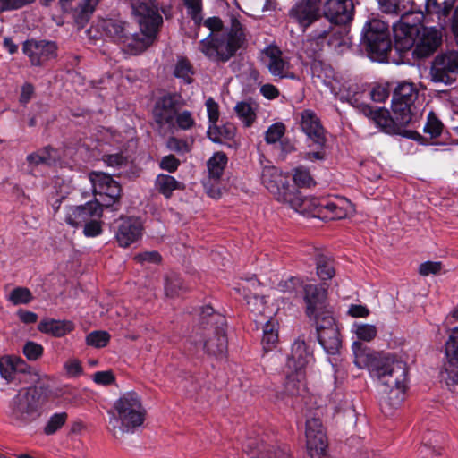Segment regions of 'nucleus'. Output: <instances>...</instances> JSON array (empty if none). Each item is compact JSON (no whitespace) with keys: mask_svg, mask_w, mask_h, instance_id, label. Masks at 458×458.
<instances>
[{"mask_svg":"<svg viewBox=\"0 0 458 458\" xmlns=\"http://www.w3.org/2000/svg\"><path fill=\"white\" fill-rule=\"evenodd\" d=\"M133 14L137 17L140 33L129 23L101 21L98 27L103 35L118 43L123 50L131 55L143 52L153 41L163 18L158 13L156 0H130Z\"/></svg>","mask_w":458,"mask_h":458,"instance_id":"f257e3e1","label":"nucleus"},{"mask_svg":"<svg viewBox=\"0 0 458 458\" xmlns=\"http://www.w3.org/2000/svg\"><path fill=\"white\" fill-rule=\"evenodd\" d=\"M354 364L367 368L370 376L390 388L392 405H399L407 389V365L392 353L374 352L360 342L352 344Z\"/></svg>","mask_w":458,"mask_h":458,"instance_id":"f03ea898","label":"nucleus"},{"mask_svg":"<svg viewBox=\"0 0 458 458\" xmlns=\"http://www.w3.org/2000/svg\"><path fill=\"white\" fill-rule=\"evenodd\" d=\"M306 315L315 324L318 341L328 355L339 352L342 344L338 326L327 304V289L311 285L305 289Z\"/></svg>","mask_w":458,"mask_h":458,"instance_id":"7ed1b4c3","label":"nucleus"},{"mask_svg":"<svg viewBox=\"0 0 458 458\" xmlns=\"http://www.w3.org/2000/svg\"><path fill=\"white\" fill-rule=\"evenodd\" d=\"M204 25L210 30V34L199 41L201 53L213 62L228 61L243 41L240 21L233 19L230 28L224 29L219 18L211 17L205 21Z\"/></svg>","mask_w":458,"mask_h":458,"instance_id":"20e7f679","label":"nucleus"},{"mask_svg":"<svg viewBox=\"0 0 458 458\" xmlns=\"http://www.w3.org/2000/svg\"><path fill=\"white\" fill-rule=\"evenodd\" d=\"M108 430L116 438L132 434L145 421L146 410L140 397L133 391L124 393L108 411Z\"/></svg>","mask_w":458,"mask_h":458,"instance_id":"39448f33","label":"nucleus"},{"mask_svg":"<svg viewBox=\"0 0 458 458\" xmlns=\"http://www.w3.org/2000/svg\"><path fill=\"white\" fill-rule=\"evenodd\" d=\"M182 106V98L178 94H166L156 100L152 117L160 133H173L176 129L187 131L195 125L191 112L180 111Z\"/></svg>","mask_w":458,"mask_h":458,"instance_id":"423d86ee","label":"nucleus"},{"mask_svg":"<svg viewBox=\"0 0 458 458\" xmlns=\"http://www.w3.org/2000/svg\"><path fill=\"white\" fill-rule=\"evenodd\" d=\"M47 396L37 387L22 388L11 400L7 416L18 426H25L40 417Z\"/></svg>","mask_w":458,"mask_h":458,"instance_id":"0eeeda50","label":"nucleus"},{"mask_svg":"<svg viewBox=\"0 0 458 458\" xmlns=\"http://www.w3.org/2000/svg\"><path fill=\"white\" fill-rule=\"evenodd\" d=\"M344 33L329 22L319 24L302 42L301 52L310 60L319 59L327 47L336 48L343 45Z\"/></svg>","mask_w":458,"mask_h":458,"instance_id":"6e6552de","label":"nucleus"},{"mask_svg":"<svg viewBox=\"0 0 458 458\" xmlns=\"http://www.w3.org/2000/svg\"><path fill=\"white\" fill-rule=\"evenodd\" d=\"M361 42L371 60L384 62L392 48L388 25L378 19L369 20L362 30Z\"/></svg>","mask_w":458,"mask_h":458,"instance_id":"1a4fd4ad","label":"nucleus"},{"mask_svg":"<svg viewBox=\"0 0 458 458\" xmlns=\"http://www.w3.org/2000/svg\"><path fill=\"white\" fill-rule=\"evenodd\" d=\"M423 20L421 11L411 10L403 13L400 20L394 23V46L398 51L405 52L414 47Z\"/></svg>","mask_w":458,"mask_h":458,"instance_id":"9d476101","label":"nucleus"},{"mask_svg":"<svg viewBox=\"0 0 458 458\" xmlns=\"http://www.w3.org/2000/svg\"><path fill=\"white\" fill-rule=\"evenodd\" d=\"M418 98V89L412 82L401 81L395 87L392 98V111L401 125H408L413 116V106Z\"/></svg>","mask_w":458,"mask_h":458,"instance_id":"9b49d317","label":"nucleus"},{"mask_svg":"<svg viewBox=\"0 0 458 458\" xmlns=\"http://www.w3.org/2000/svg\"><path fill=\"white\" fill-rule=\"evenodd\" d=\"M261 183L279 202L285 203L294 190L289 183V178L276 166H265L261 172Z\"/></svg>","mask_w":458,"mask_h":458,"instance_id":"f8f14e48","label":"nucleus"},{"mask_svg":"<svg viewBox=\"0 0 458 458\" xmlns=\"http://www.w3.org/2000/svg\"><path fill=\"white\" fill-rule=\"evenodd\" d=\"M313 351L301 339L293 342L291 354L286 360V366L291 373H294L296 380L301 382L308 369L314 364Z\"/></svg>","mask_w":458,"mask_h":458,"instance_id":"ddd939ff","label":"nucleus"},{"mask_svg":"<svg viewBox=\"0 0 458 458\" xmlns=\"http://www.w3.org/2000/svg\"><path fill=\"white\" fill-rule=\"evenodd\" d=\"M430 74L436 82L452 83L458 74V51L438 54L432 63Z\"/></svg>","mask_w":458,"mask_h":458,"instance_id":"4468645a","label":"nucleus"},{"mask_svg":"<svg viewBox=\"0 0 458 458\" xmlns=\"http://www.w3.org/2000/svg\"><path fill=\"white\" fill-rule=\"evenodd\" d=\"M89 178L94 194L103 198L105 206L108 207L119 199L121 186L111 175L102 172H91Z\"/></svg>","mask_w":458,"mask_h":458,"instance_id":"2eb2a0df","label":"nucleus"},{"mask_svg":"<svg viewBox=\"0 0 458 458\" xmlns=\"http://www.w3.org/2000/svg\"><path fill=\"white\" fill-rule=\"evenodd\" d=\"M305 435L310 458H321L326 453L327 441L320 418L307 419Z\"/></svg>","mask_w":458,"mask_h":458,"instance_id":"dca6fc26","label":"nucleus"},{"mask_svg":"<svg viewBox=\"0 0 458 458\" xmlns=\"http://www.w3.org/2000/svg\"><path fill=\"white\" fill-rule=\"evenodd\" d=\"M103 214V205L98 201H89L84 205L65 208L64 220L73 227L84 225L94 218H100Z\"/></svg>","mask_w":458,"mask_h":458,"instance_id":"f3484780","label":"nucleus"},{"mask_svg":"<svg viewBox=\"0 0 458 458\" xmlns=\"http://www.w3.org/2000/svg\"><path fill=\"white\" fill-rule=\"evenodd\" d=\"M322 0H299L289 11V17L305 31L320 17Z\"/></svg>","mask_w":458,"mask_h":458,"instance_id":"a211bd4d","label":"nucleus"},{"mask_svg":"<svg viewBox=\"0 0 458 458\" xmlns=\"http://www.w3.org/2000/svg\"><path fill=\"white\" fill-rule=\"evenodd\" d=\"M264 55L267 67L273 76L280 79H296L290 59L278 47L270 46L266 48Z\"/></svg>","mask_w":458,"mask_h":458,"instance_id":"6ab92c4d","label":"nucleus"},{"mask_svg":"<svg viewBox=\"0 0 458 458\" xmlns=\"http://www.w3.org/2000/svg\"><path fill=\"white\" fill-rule=\"evenodd\" d=\"M259 282L255 276L241 279L234 287V290L246 301L248 308L254 313H262L265 307V297L259 296L258 289Z\"/></svg>","mask_w":458,"mask_h":458,"instance_id":"aec40b11","label":"nucleus"},{"mask_svg":"<svg viewBox=\"0 0 458 458\" xmlns=\"http://www.w3.org/2000/svg\"><path fill=\"white\" fill-rule=\"evenodd\" d=\"M442 42V31L437 27H423L416 39L413 55L424 58L431 55Z\"/></svg>","mask_w":458,"mask_h":458,"instance_id":"412c9836","label":"nucleus"},{"mask_svg":"<svg viewBox=\"0 0 458 458\" xmlns=\"http://www.w3.org/2000/svg\"><path fill=\"white\" fill-rule=\"evenodd\" d=\"M22 50L33 65H41L56 55V45L52 41L28 40Z\"/></svg>","mask_w":458,"mask_h":458,"instance_id":"4be33fe9","label":"nucleus"},{"mask_svg":"<svg viewBox=\"0 0 458 458\" xmlns=\"http://www.w3.org/2000/svg\"><path fill=\"white\" fill-rule=\"evenodd\" d=\"M326 22L346 24L352 20L353 4L352 0H327L324 5Z\"/></svg>","mask_w":458,"mask_h":458,"instance_id":"5701e85b","label":"nucleus"},{"mask_svg":"<svg viewBox=\"0 0 458 458\" xmlns=\"http://www.w3.org/2000/svg\"><path fill=\"white\" fill-rule=\"evenodd\" d=\"M205 337L194 339L195 345L200 346L206 352L214 356H223L227 348V339L223 329H208Z\"/></svg>","mask_w":458,"mask_h":458,"instance_id":"b1692460","label":"nucleus"},{"mask_svg":"<svg viewBox=\"0 0 458 458\" xmlns=\"http://www.w3.org/2000/svg\"><path fill=\"white\" fill-rule=\"evenodd\" d=\"M352 210V204L344 199H330L321 198L318 218L322 220L343 219Z\"/></svg>","mask_w":458,"mask_h":458,"instance_id":"393cba45","label":"nucleus"},{"mask_svg":"<svg viewBox=\"0 0 458 458\" xmlns=\"http://www.w3.org/2000/svg\"><path fill=\"white\" fill-rule=\"evenodd\" d=\"M301 127L303 132L314 143L323 146L326 142L325 131L317 114L311 110H304L301 113Z\"/></svg>","mask_w":458,"mask_h":458,"instance_id":"a878e982","label":"nucleus"},{"mask_svg":"<svg viewBox=\"0 0 458 458\" xmlns=\"http://www.w3.org/2000/svg\"><path fill=\"white\" fill-rule=\"evenodd\" d=\"M142 225L139 219L127 217L118 225L115 238L121 247H128L141 236Z\"/></svg>","mask_w":458,"mask_h":458,"instance_id":"bb28decb","label":"nucleus"},{"mask_svg":"<svg viewBox=\"0 0 458 458\" xmlns=\"http://www.w3.org/2000/svg\"><path fill=\"white\" fill-rule=\"evenodd\" d=\"M321 198L302 197L295 190L290 195V199L286 200L290 207L296 212L318 218V210L320 208Z\"/></svg>","mask_w":458,"mask_h":458,"instance_id":"cd10ccee","label":"nucleus"},{"mask_svg":"<svg viewBox=\"0 0 458 458\" xmlns=\"http://www.w3.org/2000/svg\"><path fill=\"white\" fill-rule=\"evenodd\" d=\"M375 125L387 133H391L399 130L405 125H401L395 119V115L390 116L388 110L385 108L372 109L370 107L369 112L365 114Z\"/></svg>","mask_w":458,"mask_h":458,"instance_id":"c85d7f7f","label":"nucleus"},{"mask_svg":"<svg viewBox=\"0 0 458 458\" xmlns=\"http://www.w3.org/2000/svg\"><path fill=\"white\" fill-rule=\"evenodd\" d=\"M244 450L250 455V458H290L286 448L271 449L264 443L255 444L248 443L244 445Z\"/></svg>","mask_w":458,"mask_h":458,"instance_id":"c756f323","label":"nucleus"},{"mask_svg":"<svg viewBox=\"0 0 458 458\" xmlns=\"http://www.w3.org/2000/svg\"><path fill=\"white\" fill-rule=\"evenodd\" d=\"M38 329L44 334L51 335L55 337H62L74 329V325L70 320H55L53 318L42 319Z\"/></svg>","mask_w":458,"mask_h":458,"instance_id":"7c9ffc66","label":"nucleus"},{"mask_svg":"<svg viewBox=\"0 0 458 458\" xmlns=\"http://www.w3.org/2000/svg\"><path fill=\"white\" fill-rule=\"evenodd\" d=\"M155 187L165 198L169 199L175 190H183L182 182L169 174H158L155 180Z\"/></svg>","mask_w":458,"mask_h":458,"instance_id":"2f4dec72","label":"nucleus"},{"mask_svg":"<svg viewBox=\"0 0 458 458\" xmlns=\"http://www.w3.org/2000/svg\"><path fill=\"white\" fill-rule=\"evenodd\" d=\"M278 344V322L271 318L263 327L261 344L264 352L274 350Z\"/></svg>","mask_w":458,"mask_h":458,"instance_id":"473e14b6","label":"nucleus"},{"mask_svg":"<svg viewBox=\"0 0 458 458\" xmlns=\"http://www.w3.org/2000/svg\"><path fill=\"white\" fill-rule=\"evenodd\" d=\"M227 156L223 152H216L207 163L209 181L217 182L223 175L227 165Z\"/></svg>","mask_w":458,"mask_h":458,"instance_id":"72a5a7b5","label":"nucleus"},{"mask_svg":"<svg viewBox=\"0 0 458 458\" xmlns=\"http://www.w3.org/2000/svg\"><path fill=\"white\" fill-rule=\"evenodd\" d=\"M23 360L16 356L3 355L0 356V376L7 383H10L14 378L15 371Z\"/></svg>","mask_w":458,"mask_h":458,"instance_id":"f704fd0d","label":"nucleus"},{"mask_svg":"<svg viewBox=\"0 0 458 458\" xmlns=\"http://www.w3.org/2000/svg\"><path fill=\"white\" fill-rule=\"evenodd\" d=\"M234 111L245 127L251 126L256 120L257 105L254 103L239 102L236 104Z\"/></svg>","mask_w":458,"mask_h":458,"instance_id":"c9c22d12","label":"nucleus"},{"mask_svg":"<svg viewBox=\"0 0 458 458\" xmlns=\"http://www.w3.org/2000/svg\"><path fill=\"white\" fill-rule=\"evenodd\" d=\"M445 353L449 366L458 368V327L452 329L445 343Z\"/></svg>","mask_w":458,"mask_h":458,"instance_id":"e433bc0d","label":"nucleus"},{"mask_svg":"<svg viewBox=\"0 0 458 458\" xmlns=\"http://www.w3.org/2000/svg\"><path fill=\"white\" fill-rule=\"evenodd\" d=\"M380 10L389 14H396L402 17L405 12L414 10L413 4L408 9L404 4V0H377Z\"/></svg>","mask_w":458,"mask_h":458,"instance_id":"4c0bfd02","label":"nucleus"},{"mask_svg":"<svg viewBox=\"0 0 458 458\" xmlns=\"http://www.w3.org/2000/svg\"><path fill=\"white\" fill-rule=\"evenodd\" d=\"M455 0H426L427 13H436L440 16H447L452 10Z\"/></svg>","mask_w":458,"mask_h":458,"instance_id":"58836bf2","label":"nucleus"},{"mask_svg":"<svg viewBox=\"0 0 458 458\" xmlns=\"http://www.w3.org/2000/svg\"><path fill=\"white\" fill-rule=\"evenodd\" d=\"M6 300L15 306L29 304L33 300V295L29 288L17 286L9 293Z\"/></svg>","mask_w":458,"mask_h":458,"instance_id":"ea45409f","label":"nucleus"},{"mask_svg":"<svg viewBox=\"0 0 458 458\" xmlns=\"http://www.w3.org/2000/svg\"><path fill=\"white\" fill-rule=\"evenodd\" d=\"M312 284H306L303 285L301 280L298 277H289L286 280H282L278 285L277 290L281 293H288L290 294H296L298 293H301V291L304 292V295L306 294L305 289L308 286H311Z\"/></svg>","mask_w":458,"mask_h":458,"instance_id":"a19ab883","label":"nucleus"},{"mask_svg":"<svg viewBox=\"0 0 458 458\" xmlns=\"http://www.w3.org/2000/svg\"><path fill=\"white\" fill-rule=\"evenodd\" d=\"M352 331L359 340L365 342L372 341L377 334L376 326L366 323H354Z\"/></svg>","mask_w":458,"mask_h":458,"instance_id":"79ce46f5","label":"nucleus"},{"mask_svg":"<svg viewBox=\"0 0 458 458\" xmlns=\"http://www.w3.org/2000/svg\"><path fill=\"white\" fill-rule=\"evenodd\" d=\"M317 274L321 280L331 279L335 276L332 259L323 255L318 256L317 258Z\"/></svg>","mask_w":458,"mask_h":458,"instance_id":"37998d69","label":"nucleus"},{"mask_svg":"<svg viewBox=\"0 0 458 458\" xmlns=\"http://www.w3.org/2000/svg\"><path fill=\"white\" fill-rule=\"evenodd\" d=\"M174 74L175 77L182 79L185 83H191L193 70L190 62L184 57H180L175 64Z\"/></svg>","mask_w":458,"mask_h":458,"instance_id":"c03bdc74","label":"nucleus"},{"mask_svg":"<svg viewBox=\"0 0 458 458\" xmlns=\"http://www.w3.org/2000/svg\"><path fill=\"white\" fill-rule=\"evenodd\" d=\"M68 415L66 412L54 413L44 427V433L47 436L55 434L66 422Z\"/></svg>","mask_w":458,"mask_h":458,"instance_id":"a18cd8bd","label":"nucleus"},{"mask_svg":"<svg viewBox=\"0 0 458 458\" xmlns=\"http://www.w3.org/2000/svg\"><path fill=\"white\" fill-rule=\"evenodd\" d=\"M293 178L294 183L300 188H310L315 185V181L310 171L303 166H298L294 169Z\"/></svg>","mask_w":458,"mask_h":458,"instance_id":"49530a36","label":"nucleus"},{"mask_svg":"<svg viewBox=\"0 0 458 458\" xmlns=\"http://www.w3.org/2000/svg\"><path fill=\"white\" fill-rule=\"evenodd\" d=\"M285 131V125L281 122L271 124L266 131L265 141L267 144H275L278 142L284 135Z\"/></svg>","mask_w":458,"mask_h":458,"instance_id":"de8ad7c7","label":"nucleus"},{"mask_svg":"<svg viewBox=\"0 0 458 458\" xmlns=\"http://www.w3.org/2000/svg\"><path fill=\"white\" fill-rule=\"evenodd\" d=\"M186 10L187 14L195 21L199 24L202 20V0H182Z\"/></svg>","mask_w":458,"mask_h":458,"instance_id":"09e8293b","label":"nucleus"},{"mask_svg":"<svg viewBox=\"0 0 458 458\" xmlns=\"http://www.w3.org/2000/svg\"><path fill=\"white\" fill-rule=\"evenodd\" d=\"M109 341L110 335L106 331H93L86 336L87 344L95 348L105 347Z\"/></svg>","mask_w":458,"mask_h":458,"instance_id":"8fccbe9b","label":"nucleus"},{"mask_svg":"<svg viewBox=\"0 0 458 458\" xmlns=\"http://www.w3.org/2000/svg\"><path fill=\"white\" fill-rule=\"evenodd\" d=\"M443 130V124L435 115L433 112H430L428 115V120L424 125V132L428 134L430 138L438 137Z\"/></svg>","mask_w":458,"mask_h":458,"instance_id":"3c124183","label":"nucleus"},{"mask_svg":"<svg viewBox=\"0 0 458 458\" xmlns=\"http://www.w3.org/2000/svg\"><path fill=\"white\" fill-rule=\"evenodd\" d=\"M369 93H367L364 85H360V89L356 92V96L352 98L351 105L360 110L363 114L369 112L370 106L366 104Z\"/></svg>","mask_w":458,"mask_h":458,"instance_id":"603ef678","label":"nucleus"},{"mask_svg":"<svg viewBox=\"0 0 458 458\" xmlns=\"http://www.w3.org/2000/svg\"><path fill=\"white\" fill-rule=\"evenodd\" d=\"M44 348L40 344L28 341L23 346V354L31 361L38 360L43 355Z\"/></svg>","mask_w":458,"mask_h":458,"instance_id":"864d4df0","label":"nucleus"},{"mask_svg":"<svg viewBox=\"0 0 458 458\" xmlns=\"http://www.w3.org/2000/svg\"><path fill=\"white\" fill-rule=\"evenodd\" d=\"M182 288V282L177 275L173 274L165 278V292L166 296H176Z\"/></svg>","mask_w":458,"mask_h":458,"instance_id":"5fc2aeb1","label":"nucleus"},{"mask_svg":"<svg viewBox=\"0 0 458 458\" xmlns=\"http://www.w3.org/2000/svg\"><path fill=\"white\" fill-rule=\"evenodd\" d=\"M391 89L389 84L385 83L374 86L369 91V95H370V98L373 101L382 103L388 98Z\"/></svg>","mask_w":458,"mask_h":458,"instance_id":"6e6d98bb","label":"nucleus"},{"mask_svg":"<svg viewBox=\"0 0 458 458\" xmlns=\"http://www.w3.org/2000/svg\"><path fill=\"white\" fill-rule=\"evenodd\" d=\"M443 268L442 263L439 261H426L419 266V273L423 276L430 275H437Z\"/></svg>","mask_w":458,"mask_h":458,"instance_id":"4d7b16f0","label":"nucleus"},{"mask_svg":"<svg viewBox=\"0 0 458 458\" xmlns=\"http://www.w3.org/2000/svg\"><path fill=\"white\" fill-rule=\"evenodd\" d=\"M360 85L356 83H350L348 85H343L339 90L338 98L341 101H346L350 105L352 103V98L356 96V92L360 89Z\"/></svg>","mask_w":458,"mask_h":458,"instance_id":"13d9d810","label":"nucleus"},{"mask_svg":"<svg viewBox=\"0 0 458 458\" xmlns=\"http://www.w3.org/2000/svg\"><path fill=\"white\" fill-rule=\"evenodd\" d=\"M134 259L140 264H157L161 261L160 254L156 251H144L134 256Z\"/></svg>","mask_w":458,"mask_h":458,"instance_id":"bf43d9fd","label":"nucleus"},{"mask_svg":"<svg viewBox=\"0 0 458 458\" xmlns=\"http://www.w3.org/2000/svg\"><path fill=\"white\" fill-rule=\"evenodd\" d=\"M206 107L209 123L216 124L219 119L218 104L212 98H209L206 101Z\"/></svg>","mask_w":458,"mask_h":458,"instance_id":"052dcab7","label":"nucleus"},{"mask_svg":"<svg viewBox=\"0 0 458 458\" xmlns=\"http://www.w3.org/2000/svg\"><path fill=\"white\" fill-rule=\"evenodd\" d=\"M100 218H94L84 225V234L87 237H96L102 233Z\"/></svg>","mask_w":458,"mask_h":458,"instance_id":"680f3d73","label":"nucleus"},{"mask_svg":"<svg viewBox=\"0 0 458 458\" xmlns=\"http://www.w3.org/2000/svg\"><path fill=\"white\" fill-rule=\"evenodd\" d=\"M103 161L110 167L120 168L127 162V158L120 153L105 155Z\"/></svg>","mask_w":458,"mask_h":458,"instance_id":"e2e57ef3","label":"nucleus"},{"mask_svg":"<svg viewBox=\"0 0 458 458\" xmlns=\"http://www.w3.org/2000/svg\"><path fill=\"white\" fill-rule=\"evenodd\" d=\"M93 380L96 384L108 386L114 382L115 377L112 371H98L93 375Z\"/></svg>","mask_w":458,"mask_h":458,"instance_id":"0e129e2a","label":"nucleus"},{"mask_svg":"<svg viewBox=\"0 0 458 458\" xmlns=\"http://www.w3.org/2000/svg\"><path fill=\"white\" fill-rule=\"evenodd\" d=\"M64 369L70 377H76L82 373L81 364L76 359L67 360L64 363Z\"/></svg>","mask_w":458,"mask_h":458,"instance_id":"69168bd1","label":"nucleus"},{"mask_svg":"<svg viewBox=\"0 0 458 458\" xmlns=\"http://www.w3.org/2000/svg\"><path fill=\"white\" fill-rule=\"evenodd\" d=\"M163 170H166L169 173L175 172L180 165V161L173 155L165 156L159 164Z\"/></svg>","mask_w":458,"mask_h":458,"instance_id":"338daca9","label":"nucleus"},{"mask_svg":"<svg viewBox=\"0 0 458 458\" xmlns=\"http://www.w3.org/2000/svg\"><path fill=\"white\" fill-rule=\"evenodd\" d=\"M38 153L42 157L44 165H54L58 157L56 150L50 147H46L42 149H39Z\"/></svg>","mask_w":458,"mask_h":458,"instance_id":"774afa93","label":"nucleus"}]
</instances>
